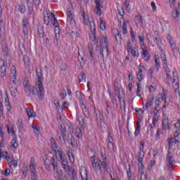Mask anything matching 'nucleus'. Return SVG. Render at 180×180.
<instances>
[{"label": "nucleus", "mask_w": 180, "mask_h": 180, "mask_svg": "<svg viewBox=\"0 0 180 180\" xmlns=\"http://www.w3.org/2000/svg\"><path fill=\"white\" fill-rule=\"evenodd\" d=\"M128 180H131V171L130 170V168L129 169V171L127 172Z\"/></svg>", "instance_id": "nucleus-63"}, {"label": "nucleus", "mask_w": 180, "mask_h": 180, "mask_svg": "<svg viewBox=\"0 0 180 180\" xmlns=\"http://www.w3.org/2000/svg\"><path fill=\"white\" fill-rule=\"evenodd\" d=\"M6 127L7 129V131L8 133V134H11V133H12L13 136H16V133L15 132V128L13 127V125H9V124H6Z\"/></svg>", "instance_id": "nucleus-22"}, {"label": "nucleus", "mask_w": 180, "mask_h": 180, "mask_svg": "<svg viewBox=\"0 0 180 180\" xmlns=\"http://www.w3.org/2000/svg\"><path fill=\"white\" fill-rule=\"evenodd\" d=\"M28 12L27 15H34V5L33 4H30L27 5Z\"/></svg>", "instance_id": "nucleus-24"}, {"label": "nucleus", "mask_w": 180, "mask_h": 180, "mask_svg": "<svg viewBox=\"0 0 180 180\" xmlns=\"http://www.w3.org/2000/svg\"><path fill=\"white\" fill-rule=\"evenodd\" d=\"M51 23H54L55 22L58 21L57 18H56V16H54V14H53L52 13H51Z\"/></svg>", "instance_id": "nucleus-61"}, {"label": "nucleus", "mask_w": 180, "mask_h": 180, "mask_svg": "<svg viewBox=\"0 0 180 180\" xmlns=\"http://www.w3.org/2000/svg\"><path fill=\"white\" fill-rule=\"evenodd\" d=\"M91 165L94 171L98 172L99 170V162H101V159L96 158V156L93 155L90 158Z\"/></svg>", "instance_id": "nucleus-8"}, {"label": "nucleus", "mask_w": 180, "mask_h": 180, "mask_svg": "<svg viewBox=\"0 0 180 180\" xmlns=\"http://www.w3.org/2000/svg\"><path fill=\"white\" fill-rule=\"evenodd\" d=\"M172 17L173 18V19H175V20H179V11H178L177 9H174L172 12Z\"/></svg>", "instance_id": "nucleus-28"}, {"label": "nucleus", "mask_w": 180, "mask_h": 180, "mask_svg": "<svg viewBox=\"0 0 180 180\" xmlns=\"http://www.w3.org/2000/svg\"><path fill=\"white\" fill-rule=\"evenodd\" d=\"M81 108L84 112V117H86V119H89V110L86 108V105L84 104V102H82Z\"/></svg>", "instance_id": "nucleus-16"}, {"label": "nucleus", "mask_w": 180, "mask_h": 180, "mask_svg": "<svg viewBox=\"0 0 180 180\" xmlns=\"http://www.w3.org/2000/svg\"><path fill=\"white\" fill-rule=\"evenodd\" d=\"M27 172H29V169L27 167H23V169H22V176H23L24 179H25V178H27Z\"/></svg>", "instance_id": "nucleus-41"}, {"label": "nucleus", "mask_w": 180, "mask_h": 180, "mask_svg": "<svg viewBox=\"0 0 180 180\" xmlns=\"http://www.w3.org/2000/svg\"><path fill=\"white\" fill-rule=\"evenodd\" d=\"M94 2L96 4V13L98 15V16H101V15H102V6H101V0H94Z\"/></svg>", "instance_id": "nucleus-11"}, {"label": "nucleus", "mask_w": 180, "mask_h": 180, "mask_svg": "<svg viewBox=\"0 0 180 180\" xmlns=\"http://www.w3.org/2000/svg\"><path fill=\"white\" fill-rule=\"evenodd\" d=\"M166 75H167V84L168 85H171V84H172V78L171 77V75H169V73H168V72H166Z\"/></svg>", "instance_id": "nucleus-48"}, {"label": "nucleus", "mask_w": 180, "mask_h": 180, "mask_svg": "<svg viewBox=\"0 0 180 180\" xmlns=\"http://www.w3.org/2000/svg\"><path fill=\"white\" fill-rule=\"evenodd\" d=\"M168 142V148L169 150H171L173 146H175L176 143H178V140L176 138L171 137L169 139H167Z\"/></svg>", "instance_id": "nucleus-14"}, {"label": "nucleus", "mask_w": 180, "mask_h": 180, "mask_svg": "<svg viewBox=\"0 0 180 180\" xmlns=\"http://www.w3.org/2000/svg\"><path fill=\"white\" fill-rule=\"evenodd\" d=\"M108 142H113V136L110 134V130H108Z\"/></svg>", "instance_id": "nucleus-60"}, {"label": "nucleus", "mask_w": 180, "mask_h": 180, "mask_svg": "<svg viewBox=\"0 0 180 180\" xmlns=\"http://www.w3.org/2000/svg\"><path fill=\"white\" fill-rule=\"evenodd\" d=\"M68 157L69 158L71 162H74L75 161V159L74 158V154H72V152L68 150Z\"/></svg>", "instance_id": "nucleus-38"}, {"label": "nucleus", "mask_w": 180, "mask_h": 180, "mask_svg": "<svg viewBox=\"0 0 180 180\" xmlns=\"http://www.w3.org/2000/svg\"><path fill=\"white\" fill-rule=\"evenodd\" d=\"M37 77L38 78L37 82L36 83L37 87L30 86L29 80L24 81V89L25 94L27 96H36V92H38V98L39 101H43L44 99V87H43V71L41 69H36ZM39 89V91L37 90Z\"/></svg>", "instance_id": "nucleus-1"}, {"label": "nucleus", "mask_w": 180, "mask_h": 180, "mask_svg": "<svg viewBox=\"0 0 180 180\" xmlns=\"http://www.w3.org/2000/svg\"><path fill=\"white\" fill-rule=\"evenodd\" d=\"M131 49V42H130V40H129L127 44V51H128V53H130V51Z\"/></svg>", "instance_id": "nucleus-57"}, {"label": "nucleus", "mask_w": 180, "mask_h": 180, "mask_svg": "<svg viewBox=\"0 0 180 180\" xmlns=\"http://www.w3.org/2000/svg\"><path fill=\"white\" fill-rule=\"evenodd\" d=\"M31 180H39L37 172L31 173Z\"/></svg>", "instance_id": "nucleus-45"}, {"label": "nucleus", "mask_w": 180, "mask_h": 180, "mask_svg": "<svg viewBox=\"0 0 180 180\" xmlns=\"http://www.w3.org/2000/svg\"><path fill=\"white\" fill-rule=\"evenodd\" d=\"M174 127L177 129L179 130L180 129V122L178 121L174 124Z\"/></svg>", "instance_id": "nucleus-64"}, {"label": "nucleus", "mask_w": 180, "mask_h": 180, "mask_svg": "<svg viewBox=\"0 0 180 180\" xmlns=\"http://www.w3.org/2000/svg\"><path fill=\"white\" fill-rule=\"evenodd\" d=\"M161 55H160V58L162 61H163V64H167V56H165V51H164V50L161 49Z\"/></svg>", "instance_id": "nucleus-33"}, {"label": "nucleus", "mask_w": 180, "mask_h": 180, "mask_svg": "<svg viewBox=\"0 0 180 180\" xmlns=\"http://www.w3.org/2000/svg\"><path fill=\"white\" fill-rule=\"evenodd\" d=\"M89 53L90 56V58L94 60V46L89 45Z\"/></svg>", "instance_id": "nucleus-34"}, {"label": "nucleus", "mask_w": 180, "mask_h": 180, "mask_svg": "<svg viewBox=\"0 0 180 180\" xmlns=\"http://www.w3.org/2000/svg\"><path fill=\"white\" fill-rule=\"evenodd\" d=\"M114 94L119 99V101L122 103V96L124 95V90L119 89V83L117 81L114 82Z\"/></svg>", "instance_id": "nucleus-4"}, {"label": "nucleus", "mask_w": 180, "mask_h": 180, "mask_svg": "<svg viewBox=\"0 0 180 180\" xmlns=\"http://www.w3.org/2000/svg\"><path fill=\"white\" fill-rule=\"evenodd\" d=\"M50 19H51V17L50 15L44 16V24L46 25V26H49L50 24Z\"/></svg>", "instance_id": "nucleus-40"}, {"label": "nucleus", "mask_w": 180, "mask_h": 180, "mask_svg": "<svg viewBox=\"0 0 180 180\" xmlns=\"http://www.w3.org/2000/svg\"><path fill=\"white\" fill-rule=\"evenodd\" d=\"M159 112H160L159 109L155 108L153 110L154 116L153 117L152 124H150L148 127L150 131H153V129H154V127L157 126V123H158V117H157V115H158Z\"/></svg>", "instance_id": "nucleus-5"}, {"label": "nucleus", "mask_w": 180, "mask_h": 180, "mask_svg": "<svg viewBox=\"0 0 180 180\" xmlns=\"http://www.w3.org/2000/svg\"><path fill=\"white\" fill-rule=\"evenodd\" d=\"M167 40L171 46V48L172 49V50H175V49H176V44L174 41V38H172V37L171 36L170 34H169L167 35Z\"/></svg>", "instance_id": "nucleus-19"}, {"label": "nucleus", "mask_w": 180, "mask_h": 180, "mask_svg": "<svg viewBox=\"0 0 180 180\" xmlns=\"http://www.w3.org/2000/svg\"><path fill=\"white\" fill-rule=\"evenodd\" d=\"M23 61L25 65H29V57L27 56H23Z\"/></svg>", "instance_id": "nucleus-56"}, {"label": "nucleus", "mask_w": 180, "mask_h": 180, "mask_svg": "<svg viewBox=\"0 0 180 180\" xmlns=\"http://www.w3.org/2000/svg\"><path fill=\"white\" fill-rule=\"evenodd\" d=\"M129 53L133 56V57L139 56V55L137 53V51H136L134 49H131Z\"/></svg>", "instance_id": "nucleus-54"}, {"label": "nucleus", "mask_w": 180, "mask_h": 180, "mask_svg": "<svg viewBox=\"0 0 180 180\" xmlns=\"http://www.w3.org/2000/svg\"><path fill=\"white\" fill-rule=\"evenodd\" d=\"M8 165L11 168H12V167L16 168V167H18V160L12 159V161L8 163Z\"/></svg>", "instance_id": "nucleus-37"}, {"label": "nucleus", "mask_w": 180, "mask_h": 180, "mask_svg": "<svg viewBox=\"0 0 180 180\" xmlns=\"http://www.w3.org/2000/svg\"><path fill=\"white\" fill-rule=\"evenodd\" d=\"M169 127H170L169 121L168 120V119L162 120V131H164V130H165L166 129L169 130Z\"/></svg>", "instance_id": "nucleus-18"}, {"label": "nucleus", "mask_w": 180, "mask_h": 180, "mask_svg": "<svg viewBox=\"0 0 180 180\" xmlns=\"http://www.w3.org/2000/svg\"><path fill=\"white\" fill-rule=\"evenodd\" d=\"M130 34L131 37L132 41H134L136 40V35L134 34V31L133 30V27H131L130 29Z\"/></svg>", "instance_id": "nucleus-52"}, {"label": "nucleus", "mask_w": 180, "mask_h": 180, "mask_svg": "<svg viewBox=\"0 0 180 180\" xmlns=\"http://www.w3.org/2000/svg\"><path fill=\"white\" fill-rule=\"evenodd\" d=\"M32 4L35 6H39L41 4V0H32Z\"/></svg>", "instance_id": "nucleus-55"}, {"label": "nucleus", "mask_w": 180, "mask_h": 180, "mask_svg": "<svg viewBox=\"0 0 180 180\" xmlns=\"http://www.w3.org/2000/svg\"><path fill=\"white\" fill-rule=\"evenodd\" d=\"M1 46L2 51L4 56H8V45H6V41L2 40L1 41Z\"/></svg>", "instance_id": "nucleus-17"}, {"label": "nucleus", "mask_w": 180, "mask_h": 180, "mask_svg": "<svg viewBox=\"0 0 180 180\" xmlns=\"http://www.w3.org/2000/svg\"><path fill=\"white\" fill-rule=\"evenodd\" d=\"M27 115L28 117H36V113L30 108H27Z\"/></svg>", "instance_id": "nucleus-32"}, {"label": "nucleus", "mask_w": 180, "mask_h": 180, "mask_svg": "<svg viewBox=\"0 0 180 180\" xmlns=\"http://www.w3.org/2000/svg\"><path fill=\"white\" fill-rule=\"evenodd\" d=\"M70 144L72 146V147H74V143H75V139H74V136L71 135L70 139L69 140Z\"/></svg>", "instance_id": "nucleus-62"}, {"label": "nucleus", "mask_w": 180, "mask_h": 180, "mask_svg": "<svg viewBox=\"0 0 180 180\" xmlns=\"http://www.w3.org/2000/svg\"><path fill=\"white\" fill-rule=\"evenodd\" d=\"M50 164H51V165H52L54 172H58V159H57V156H56V157L53 156L51 158Z\"/></svg>", "instance_id": "nucleus-9"}, {"label": "nucleus", "mask_w": 180, "mask_h": 180, "mask_svg": "<svg viewBox=\"0 0 180 180\" xmlns=\"http://www.w3.org/2000/svg\"><path fill=\"white\" fill-rule=\"evenodd\" d=\"M11 77L13 79V85L10 89L11 94L12 96H16V92H18V89L16 88V67L13 65L11 70Z\"/></svg>", "instance_id": "nucleus-3"}, {"label": "nucleus", "mask_w": 180, "mask_h": 180, "mask_svg": "<svg viewBox=\"0 0 180 180\" xmlns=\"http://www.w3.org/2000/svg\"><path fill=\"white\" fill-rule=\"evenodd\" d=\"M18 11L20 13H25L26 12V6L25 5L19 6Z\"/></svg>", "instance_id": "nucleus-49"}, {"label": "nucleus", "mask_w": 180, "mask_h": 180, "mask_svg": "<svg viewBox=\"0 0 180 180\" xmlns=\"http://www.w3.org/2000/svg\"><path fill=\"white\" fill-rule=\"evenodd\" d=\"M122 33L123 34H127V24L126 22H124L122 25Z\"/></svg>", "instance_id": "nucleus-44"}, {"label": "nucleus", "mask_w": 180, "mask_h": 180, "mask_svg": "<svg viewBox=\"0 0 180 180\" xmlns=\"http://www.w3.org/2000/svg\"><path fill=\"white\" fill-rule=\"evenodd\" d=\"M21 25L23 27V33L25 36H27V34H29V30L27 29V25H29V19L23 18Z\"/></svg>", "instance_id": "nucleus-10"}, {"label": "nucleus", "mask_w": 180, "mask_h": 180, "mask_svg": "<svg viewBox=\"0 0 180 180\" xmlns=\"http://www.w3.org/2000/svg\"><path fill=\"white\" fill-rule=\"evenodd\" d=\"M101 161H108V158H106V153H103V152L101 151Z\"/></svg>", "instance_id": "nucleus-58"}, {"label": "nucleus", "mask_w": 180, "mask_h": 180, "mask_svg": "<svg viewBox=\"0 0 180 180\" xmlns=\"http://www.w3.org/2000/svg\"><path fill=\"white\" fill-rule=\"evenodd\" d=\"M23 120H22V119H19L18 120V123H17V127L18 129V131H20V133H22L23 132Z\"/></svg>", "instance_id": "nucleus-25"}, {"label": "nucleus", "mask_w": 180, "mask_h": 180, "mask_svg": "<svg viewBox=\"0 0 180 180\" xmlns=\"http://www.w3.org/2000/svg\"><path fill=\"white\" fill-rule=\"evenodd\" d=\"M90 24V30L91 34H89L90 40L93 44H102L104 43L105 47H103L102 50H101V46H96V51H98L99 54H103V51H105V56L108 57L109 56V44L108 43V37L105 35L101 36V39L99 37H96V25L95 24V21H91Z\"/></svg>", "instance_id": "nucleus-2"}, {"label": "nucleus", "mask_w": 180, "mask_h": 180, "mask_svg": "<svg viewBox=\"0 0 180 180\" xmlns=\"http://www.w3.org/2000/svg\"><path fill=\"white\" fill-rule=\"evenodd\" d=\"M154 103V95L150 96L148 99L147 103L145 104L144 110H148V108L153 106Z\"/></svg>", "instance_id": "nucleus-12"}, {"label": "nucleus", "mask_w": 180, "mask_h": 180, "mask_svg": "<svg viewBox=\"0 0 180 180\" xmlns=\"http://www.w3.org/2000/svg\"><path fill=\"white\" fill-rule=\"evenodd\" d=\"M155 39L157 46H158V47H160L161 46V38H160V36L156 35L155 37Z\"/></svg>", "instance_id": "nucleus-50"}, {"label": "nucleus", "mask_w": 180, "mask_h": 180, "mask_svg": "<svg viewBox=\"0 0 180 180\" xmlns=\"http://www.w3.org/2000/svg\"><path fill=\"white\" fill-rule=\"evenodd\" d=\"M137 79L139 82H141V81H143V70H140V71H139Z\"/></svg>", "instance_id": "nucleus-39"}, {"label": "nucleus", "mask_w": 180, "mask_h": 180, "mask_svg": "<svg viewBox=\"0 0 180 180\" xmlns=\"http://www.w3.org/2000/svg\"><path fill=\"white\" fill-rule=\"evenodd\" d=\"M139 144V152L143 153L144 154V142L140 141Z\"/></svg>", "instance_id": "nucleus-53"}, {"label": "nucleus", "mask_w": 180, "mask_h": 180, "mask_svg": "<svg viewBox=\"0 0 180 180\" xmlns=\"http://www.w3.org/2000/svg\"><path fill=\"white\" fill-rule=\"evenodd\" d=\"M79 81V82H85L86 81V75H85V72L83 71L80 72Z\"/></svg>", "instance_id": "nucleus-31"}, {"label": "nucleus", "mask_w": 180, "mask_h": 180, "mask_svg": "<svg viewBox=\"0 0 180 180\" xmlns=\"http://www.w3.org/2000/svg\"><path fill=\"white\" fill-rule=\"evenodd\" d=\"M55 152L58 154L60 159L65 157V154L64 153V152H63V150L60 149V148H57L55 149Z\"/></svg>", "instance_id": "nucleus-30"}, {"label": "nucleus", "mask_w": 180, "mask_h": 180, "mask_svg": "<svg viewBox=\"0 0 180 180\" xmlns=\"http://www.w3.org/2000/svg\"><path fill=\"white\" fill-rule=\"evenodd\" d=\"M77 137L81 139L82 137V131H81V128L77 127L76 129Z\"/></svg>", "instance_id": "nucleus-46"}, {"label": "nucleus", "mask_w": 180, "mask_h": 180, "mask_svg": "<svg viewBox=\"0 0 180 180\" xmlns=\"http://www.w3.org/2000/svg\"><path fill=\"white\" fill-rule=\"evenodd\" d=\"M61 161V166L63 169L68 167V161L67 160V158L63 157L60 159Z\"/></svg>", "instance_id": "nucleus-27"}, {"label": "nucleus", "mask_w": 180, "mask_h": 180, "mask_svg": "<svg viewBox=\"0 0 180 180\" xmlns=\"http://www.w3.org/2000/svg\"><path fill=\"white\" fill-rule=\"evenodd\" d=\"M108 147L110 151H113V150H115V144L112 141L108 142Z\"/></svg>", "instance_id": "nucleus-47"}, {"label": "nucleus", "mask_w": 180, "mask_h": 180, "mask_svg": "<svg viewBox=\"0 0 180 180\" xmlns=\"http://www.w3.org/2000/svg\"><path fill=\"white\" fill-rule=\"evenodd\" d=\"M109 168H110V166L109 165L108 160H100V162L98 163V169H100L101 172L104 171L108 174Z\"/></svg>", "instance_id": "nucleus-6"}, {"label": "nucleus", "mask_w": 180, "mask_h": 180, "mask_svg": "<svg viewBox=\"0 0 180 180\" xmlns=\"http://www.w3.org/2000/svg\"><path fill=\"white\" fill-rule=\"evenodd\" d=\"M30 174H32L33 172H37V171H36V164H35V161H34V158H30Z\"/></svg>", "instance_id": "nucleus-13"}, {"label": "nucleus", "mask_w": 180, "mask_h": 180, "mask_svg": "<svg viewBox=\"0 0 180 180\" xmlns=\"http://www.w3.org/2000/svg\"><path fill=\"white\" fill-rule=\"evenodd\" d=\"M67 20L70 25H74L75 20H74V8L67 9Z\"/></svg>", "instance_id": "nucleus-7"}, {"label": "nucleus", "mask_w": 180, "mask_h": 180, "mask_svg": "<svg viewBox=\"0 0 180 180\" xmlns=\"http://www.w3.org/2000/svg\"><path fill=\"white\" fill-rule=\"evenodd\" d=\"M79 63H80V65L81 67H84V65H85L86 63V59H85V58H84L83 56H81V53H79V52H78V57H77Z\"/></svg>", "instance_id": "nucleus-26"}, {"label": "nucleus", "mask_w": 180, "mask_h": 180, "mask_svg": "<svg viewBox=\"0 0 180 180\" xmlns=\"http://www.w3.org/2000/svg\"><path fill=\"white\" fill-rule=\"evenodd\" d=\"M38 34L41 39H43V37H44V27H43V25H39L38 27Z\"/></svg>", "instance_id": "nucleus-29"}, {"label": "nucleus", "mask_w": 180, "mask_h": 180, "mask_svg": "<svg viewBox=\"0 0 180 180\" xmlns=\"http://www.w3.org/2000/svg\"><path fill=\"white\" fill-rule=\"evenodd\" d=\"M100 27H101V30H103V31L106 30V25H105V21H103V20H101Z\"/></svg>", "instance_id": "nucleus-51"}, {"label": "nucleus", "mask_w": 180, "mask_h": 180, "mask_svg": "<svg viewBox=\"0 0 180 180\" xmlns=\"http://www.w3.org/2000/svg\"><path fill=\"white\" fill-rule=\"evenodd\" d=\"M136 157H137V161L139 162V164L141 165V167H143V160L144 158V154H143V152H139Z\"/></svg>", "instance_id": "nucleus-23"}, {"label": "nucleus", "mask_w": 180, "mask_h": 180, "mask_svg": "<svg viewBox=\"0 0 180 180\" xmlns=\"http://www.w3.org/2000/svg\"><path fill=\"white\" fill-rule=\"evenodd\" d=\"M136 85H137L136 95L140 98L141 96V94H140V83H137Z\"/></svg>", "instance_id": "nucleus-59"}, {"label": "nucleus", "mask_w": 180, "mask_h": 180, "mask_svg": "<svg viewBox=\"0 0 180 180\" xmlns=\"http://www.w3.org/2000/svg\"><path fill=\"white\" fill-rule=\"evenodd\" d=\"M11 145L13 148H15V150L19 147V143H18V136H16V135H15L13 139L11 140Z\"/></svg>", "instance_id": "nucleus-20"}, {"label": "nucleus", "mask_w": 180, "mask_h": 180, "mask_svg": "<svg viewBox=\"0 0 180 180\" xmlns=\"http://www.w3.org/2000/svg\"><path fill=\"white\" fill-rule=\"evenodd\" d=\"M117 33L115 35V40L119 43V41H122V33L119 30H117Z\"/></svg>", "instance_id": "nucleus-36"}, {"label": "nucleus", "mask_w": 180, "mask_h": 180, "mask_svg": "<svg viewBox=\"0 0 180 180\" xmlns=\"http://www.w3.org/2000/svg\"><path fill=\"white\" fill-rule=\"evenodd\" d=\"M164 133V131L161 129H158L156 131V140H160L161 139L160 134H162Z\"/></svg>", "instance_id": "nucleus-35"}, {"label": "nucleus", "mask_w": 180, "mask_h": 180, "mask_svg": "<svg viewBox=\"0 0 180 180\" xmlns=\"http://www.w3.org/2000/svg\"><path fill=\"white\" fill-rule=\"evenodd\" d=\"M51 144L53 148H58V146L57 145V142H56V139H54V138L51 139Z\"/></svg>", "instance_id": "nucleus-43"}, {"label": "nucleus", "mask_w": 180, "mask_h": 180, "mask_svg": "<svg viewBox=\"0 0 180 180\" xmlns=\"http://www.w3.org/2000/svg\"><path fill=\"white\" fill-rule=\"evenodd\" d=\"M0 76L1 77V78H4V77H6V66H5V65H0Z\"/></svg>", "instance_id": "nucleus-21"}, {"label": "nucleus", "mask_w": 180, "mask_h": 180, "mask_svg": "<svg viewBox=\"0 0 180 180\" xmlns=\"http://www.w3.org/2000/svg\"><path fill=\"white\" fill-rule=\"evenodd\" d=\"M167 162H169V164L167 165V167H169V168L171 167V165L175 164V160L172 159V153L170 151H168L167 153Z\"/></svg>", "instance_id": "nucleus-15"}, {"label": "nucleus", "mask_w": 180, "mask_h": 180, "mask_svg": "<svg viewBox=\"0 0 180 180\" xmlns=\"http://www.w3.org/2000/svg\"><path fill=\"white\" fill-rule=\"evenodd\" d=\"M60 96L62 101H64V99H65V98L67 97V93L65 92V89H63V91L60 92Z\"/></svg>", "instance_id": "nucleus-42"}]
</instances>
